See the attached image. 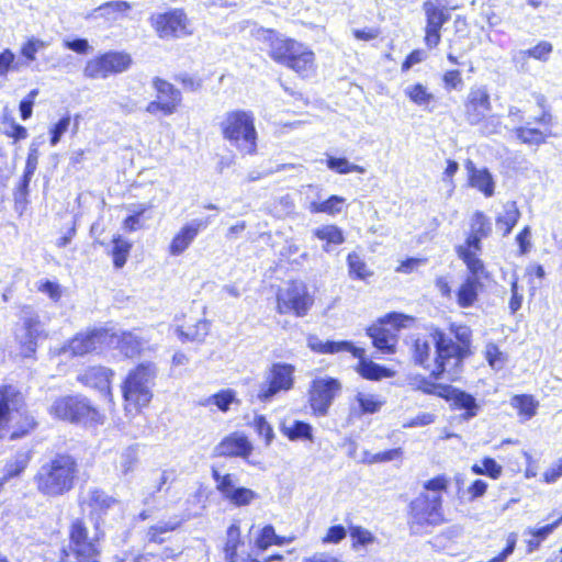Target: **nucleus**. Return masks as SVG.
Wrapping results in <instances>:
<instances>
[{
    "instance_id": "44",
    "label": "nucleus",
    "mask_w": 562,
    "mask_h": 562,
    "mask_svg": "<svg viewBox=\"0 0 562 562\" xmlns=\"http://www.w3.org/2000/svg\"><path fill=\"white\" fill-rule=\"evenodd\" d=\"M355 400L358 404L359 415L375 414L385 404V401L382 400L379 395L368 394L363 392H358L355 396Z\"/></svg>"
},
{
    "instance_id": "62",
    "label": "nucleus",
    "mask_w": 562,
    "mask_h": 562,
    "mask_svg": "<svg viewBox=\"0 0 562 562\" xmlns=\"http://www.w3.org/2000/svg\"><path fill=\"white\" fill-rule=\"evenodd\" d=\"M36 289L38 292L46 294L53 302H58L63 295L61 286L56 281L42 280L37 283Z\"/></svg>"
},
{
    "instance_id": "64",
    "label": "nucleus",
    "mask_w": 562,
    "mask_h": 562,
    "mask_svg": "<svg viewBox=\"0 0 562 562\" xmlns=\"http://www.w3.org/2000/svg\"><path fill=\"white\" fill-rule=\"evenodd\" d=\"M561 477H562V456L543 471V473L541 475V481L546 484H554Z\"/></svg>"
},
{
    "instance_id": "32",
    "label": "nucleus",
    "mask_w": 562,
    "mask_h": 562,
    "mask_svg": "<svg viewBox=\"0 0 562 562\" xmlns=\"http://www.w3.org/2000/svg\"><path fill=\"white\" fill-rule=\"evenodd\" d=\"M562 524V514L552 522L538 528H528L525 533L528 538L525 540L526 552L532 553L540 549L541 544L549 536Z\"/></svg>"
},
{
    "instance_id": "29",
    "label": "nucleus",
    "mask_w": 562,
    "mask_h": 562,
    "mask_svg": "<svg viewBox=\"0 0 562 562\" xmlns=\"http://www.w3.org/2000/svg\"><path fill=\"white\" fill-rule=\"evenodd\" d=\"M210 323L204 318H184L176 328V334L182 342H201L209 335Z\"/></svg>"
},
{
    "instance_id": "21",
    "label": "nucleus",
    "mask_w": 562,
    "mask_h": 562,
    "mask_svg": "<svg viewBox=\"0 0 562 562\" xmlns=\"http://www.w3.org/2000/svg\"><path fill=\"white\" fill-rule=\"evenodd\" d=\"M422 8L425 14L423 43L427 49L432 50L442 41V30L450 20V11L432 0H425Z\"/></svg>"
},
{
    "instance_id": "35",
    "label": "nucleus",
    "mask_w": 562,
    "mask_h": 562,
    "mask_svg": "<svg viewBox=\"0 0 562 562\" xmlns=\"http://www.w3.org/2000/svg\"><path fill=\"white\" fill-rule=\"evenodd\" d=\"M116 348L124 358L134 359L142 356L144 341L132 331H122L116 339Z\"/></svg>"
},
{
    "instance_id": "7",
    "label": "nucleus",
    "mask_w": 562,
    "mask_h": 562,
    "mask_svg": "<svg viewBox=\"0 0 562 562\" xmlns=\"http://www.w3.org/2000/svg\"><path fill=\"white\" fill-rule=\"evenodd\" d=\"M157 375V366L151 361L139 362L127 371L120 384L125 415L135 417L149 408Z\"/></svg>"
},
{
    "instance_id": "42",
    "label": "nucleus",
    "mask_w": 562,
    "mask_h": 562,
    "mask_svg": "<svg viewBox=\"0 0 562 562\" xmlns=\"http://www.w3.org/2000/svg\"><path fill=\"white\" fill-rule=\"evenodd\" d=\"M345 204V198L333 194L322 202H311L308 205V210L313 214L325 213L327 215L335 216L342 211Z\"/></svg>"
},
{
    "instance_id": "41",
    "label": "nucleus",
    "mask_w": 562,
    "mask_h": 562,
    "mask_svg": "<svg viewBox=\"0 0 562 562\" xmlns=\"http://www.w3.org/2000/svg\"><path fill=\"white\" fill-rule=\"evenodd\" d=\"M244 546L239 521H233L226 529V539L223 546L225 560L238 554L239 548Z\"/></svg>"
},
{
    "instance_id": "33",
    "label": "nucleus",
    "mask_w": 562,
    "mask_h": 562,
    "mask_svg": "<svg viewBox=\"0 0 562 562\" xmlns=\"http://www.w3.org/2000/svg\"><path fill=\"white\" fill-rule=\"evenodd\" d=\"M87 504L90 508V514L100 518L117 504V499L104 490L94 487L89 491Z\"/></svg>"
},
{
    "instance_id": "17",
    "label": "nucleus",
    "mask_w": 562,
    "mask_h": 562,
    "mask_svg": "<svg viewBox=\"0 0 562 562\" xmlns=\"http://www.w3.org/2000/svg\"><path fill=\"white\" fill-rule=\"evenodd\" d=\"M114 371L102 364H91L80 369L76 375V382L86 389L101 393L110 414L115 412V398L113 393Z\"/></svg>"
},
{
    "instance_id": "46",
    "label": "nucleus",
    "mask_w": 562,
    "mask_h": 562,
    "mask_svg": "<svg viewBox=\"0 0 562 562\" xmlns=\"http://www.w3.org/2000/svg\"><path fill=\"white\" fill-rule=\"evenodd\" d=\"M313 235L327 245H341L345 243L342 229L334 224L317 227L313 231Z\"/></svg>"
},
{
    "instance_id": "39",
    "label": "nucleus",
    "mask_w": 562,
    "mask_h": 562,
    "mask_svg": "<svg viewBox=\"0 0 562 562\" xmlns=\"http://www.w3.org/2000/svg\"><path fill=\"white\" fill-rule=\"evenodd\" d=\"M292 538H286L276 533V529L272 525H265L257 533L255 538V547L259 551H265L272 546H283L290 543Z\"/></svg>"
},
{
    "instance_id": "59",
    "label": "nucleus",
    "mask_w": 562,
    "mask_h": 562,
    "mask_svg": "<svg viewBox=\"0 0 562 562\" xmlns=\"http://www.w3.org/2000/svg\"><path fill=\"white\" fill-rule=\"evenodd\" d=\"M45 45V42L42 40L35 37L27 38L20 48V55L29 63L34 61L37 52L44 48Z\"/></svg>"
},
{
    "instance_id": "60",
    "label": "nucleus",
    "mask_w": 562,
    "mask_h": 562,
    "mask_svg": "<svg viewBox=\"0 0 562 562\" xmlns=\"http://www.w3.org/2000/svg\"><path fill=\"white\" fill-rule=\"evenodd\" d=\"M150 209L151 205H139L137 210L123 220V228L130 233L139 229L142 227V216Z\"/></svg>"
},
{
    "instance_id": "5",
    "label": "nucleus",
    "mask_w": 562,
    "mask_h": 562,
    "mask_svg": "<svg viewBox=\"0 0 562 562\" xmlns=\"http://www.w3.org/2000/svg\"><path fill=\"white\" fill-rule=\"evenodd\" d=\"M23 392L11 383L0 384V441H16L32 436L40 427L33 412L26 407Z\"/></svg>"
},
{
    "instance_id": "43",
    "label": "nucleus",
    "mask_w": 562,
    "mask_h": 562,
    "mask_svg": "<svg viewBox=\"0 0 562 562\" xmlns=\"http://www.w3.org/2000/svg\"><path fill=\"white\" fill-rule=\"evenodd\" d=\"M407 99L418 106H428L436 101L435 94L422 82H415L405 89Z\"/></svg>"
},
{
    "instance_id": "8",
    "label": "nucleus",
    "mask_w": 562,
    "mask_h": 562,
    "mask_svg": "<svg viewBox=\"0 0 562 562\" xmlns=\"http://www.w3.org/2000/svg\"><path fill=\"white\" fill-rule=\"evenodd\" d=\"M68 548L61 549L58 562H100L105 532L97 521L92 530L83 517H76L68 525Z\"/></svg>"
},
{
    "instance_id": "22",
    "label": "nucleus",
    "mask_w": 562,
    "mask_h": 562,
    "mask_svg": "<svg viewBox=\"0 0 562 562\" xmlns=\"http://www.w3.org/2000/svg\"><path fill=\"white\" fill-rule=\"evenodd\" d=\"M115 335L106 327H89L75 334L66 345L72 357H83L97 352L112 341Z\"/></svg>"
},
{
    "instance_id": "26",
    "label": "nucleus",
    "mask_w": 562,
    "mask_h": 562,
    "mask_svg": "<svg viewBox=\"0 0 562 562\" xmlns=\"http://www.w3.org/2000/svg\"><path fill=\"white\" fill-rule=\"evenodd\" d=\"M207 225V222H191L187 223L180 227V229L172 236L169 245H168V254L171 257H178L184 254L194 239L198 237L199 233Z\"/></svg>"
},
{
    "instance_id": "57",
    "label": "nucleus",
    "mask_w": 562,
    "mask_h": 562,
    "mask_svg": "<svg viewBox=\"0 0 562 562\" xmlns=\"http://www.w3.org/2000/svg\"><path fill=\"white\" fill-rule=\"evenodd\" d=\"M252 427L257 435L263 438L266 446L271 445L274 438V432L265 415H256L252 420Z\"/></svg>"
},
{
    "instance_id": "34",
    "label": "nucleus",
    "mask_w": 562,
    "mask_h": 562,
    "mask_svg": "<svg viewBox=\"0 0 562 562\" xmlns=\"http://www.w3.org/2000/svg\"><path fill=\"white\" fill-rule=\"evenodd\" d=\"M521 216L516 201H508L503 206V212L495 216V224L503 237L508 236L517 225Z\"/></svg>"
},
{
    "instance_id": "28",
    "label": "nucleus",
    "mask_w": 562,
    "mask_h": 562,
    "mask_svg": "<svg viewBox=\"0 0 562 562\" xmlns=\"http://www.w3.org/2000/svg\"><path fill=\"white\" fill-rule=\"evenodd\" d=\"M464 168L468 175V184L476 189L485 198H491L495 193V180L487 168H477L471 159L464 161Z\"/></svg>"
},
{
    "instance_id": "27",
    "label": "nucleus",
    "mask_w": 562,
    "mask_h": 562,
    "mask_svg": "<svg viewBox=\"0 0 562 562\" xmlns=\"http://www.w3.org/2000/svg\"><path fill=\"white\" fill-rule=\"evenodd\" d=\"M448 389L449 390L446 391V397L442 400L450 403L451 409L462 411V419L469 420L477 415L480 406L472 394L450 384Z\"/></svg>"
},
{
    "instance_id": "9",
    "label": "nucleus",
    "mask_w": 562,
    "mask_h": 562,
    "mask_svg": "<svg viewBox=\"0 0 562 562\" xmlns=\"http://www.w3.org/2000/svg\"><path fill=\"white\" fill-rule=\"evenodd\" d=\"M108 413L106 406L101 407L94 404L91 398L81 393L60 395L48 408L53 419L86 428L104 425Z\"/></svg>"
},
{
    "instance_id": "1",
    "label": "nucleus",
    "mask_w": 562,
    "mask_h": 562,
    "mask_svg": "<svg viewBox=\"0 0 562 562\" xmlns=\"http://www.w3.org/2000/svg\"><path fill=\"white\" fill-rule=\"evenodd\" d=\"M448 331L449 334L438 326L430 328L429 337L435 349L434 366L429 375H416L412 379L409 385L413 391L439 398L446 397L449 384L437 381L443 378L451 382L457 381L465 360L473 356V333L468 325L452 322L448 325Z\"/></svg>"
},
{
    "instance_id": "23",
    "label": "nucleus",
    "mask_w": 562,
    "mask_h": 562,
    "mask_svg": "<svg viewBox=\"0 0 562 562\" xmlns=\"http://www.w3.org/2000/svg\"><path fill=\"white\" fill-rule=\"evenodd\" d=\"M492 100L485 86L472 87L463 100V116L471 126H487Z\"/></svg>"
},
{
    "instance_id": "3",
    "label": "nucleus",
    "mask_w": 562,
    "mask_h": 562,
    "mask_svg": "<svg viewBox=\"0 0 562 562\" xmlns=\"http://www.w3.org/2000/svg\"><path fill=\"white\" fill-rule=\"evenodd\" d=\"M80 477L78 458L69 451L48 457L33 475L36 492L46 499H55L75 490Z\"/></svg>"
},
{
    "instance_id": "15",
    "label": "nucleus",
    "mask_w": 562,
    "mask_h": 562,
    "mask_svg": "<svg viewBox=\"0 0 562 562\" xmlns=\"http://www.w3.org/2000/svg\"><path fill=\"white\" fill-rule=\"evenodd\" d=\"M148 22L159 40H179L193 34L191 20L183 8L151 13Z\"/></svg>"
},
{
    "instance_id": "49",
    "label": "nucleus",
    "mask_w": 562,
    "mask_h": 562,
    "mask_svg": "<svg viewBox=\"0 0 562 562\" xmlns=\"http://www.w3.org/2000/svg\"><path fill=\"white\" fill-rule=\"evenodd\" d=\"M404 450L401 447L387 449L376 453H366L363 460L368 464L386 463L392 461H402Z\"/></svg>"
},
{
    "instance_id": "30",
    "label": "nucleus",
    "mask_w": 562,
    "mask_h": 562,
    "mask_svg": "<svg viewBox=\"0 0 562 562\" xmlns=\"http://www.w3.org/2000/svg\"><path fill=\"white\" fill-rule=\"evenodd\" d=\"M553 52V45L548 41H540L535 46L520 50L517 56L513 58L516 67L524 69L530 58L546 63L549 60Z\"/></svg>"
},
{
    "instance_id": "11",
    "label": "nucleus",
    "mask_w": 562,
    "mask_h": 562,
    "mask_svg": "<svg viewBox=\"0 0 562 562\" xmlns=\"http://www.w3.org/2000/svg\"><path fill=\"white\" fill-rule=\"evenodd\" d=\"M307 347L315 353L334 355L339 352H349L358 360L355 371L364 380L381 381L395 375L394 370L383 367L367 358V351L362 347H357L350 340H326L323 341L316 336L307 339Z\"/></svg>"
},
{
    "instance_id": "40",
    "label": "nucleus",
    "mask_w": 562,
    "mask_h": 562,
    "mask_svg": "<svg viewBox=\"0 0 562 562\" xmlns=\"http://www.w3.org/2000/svg\"><path fill=\"white\" fill-rule=\"evenodd\" d=\"M510 405L522 420H529L536 416L539 402L531 394H516L512 396Z\"/></svg>"
},
{
    "instance_id": "61",
    "label": "nucleus",
    "mask_w": 562,
    "mask_h": 562,
    "mask_svg": "<svg viewBox=\"0 0 562 562\" xmlns=\"http://www.w3.org/2000/svg\"><path fill=\"white\" fill-rule=\"evenodd\" d=\"M522 301H524L522 290L519 286L518 278L515 277L510 281V296L508 300V308H509L510 314L514 315L516 312H518L521 308Z\"/></svg>"
},
{
    "instance_id": "36",
    "label": "nucleus",
    "mask_w": 562,
    "mask_h": 562,
    "mask_svg": "<svg viewBox=\"0 0 562 562\" xmlns=\"http://www.w3.org/2000/svg\"><path fill=\"white\" fill-rule=\"evenodd\" d=\"M409 355L415 366L428 369L430 367L431 356L430 341L423 336L414 337L409 345Z\"/></svg>"
},
{
    "instance_id": "4",
    "label": "nucleus",
    "mask_w": 562,
    "mask_h": 562,
    "mask_svg": "<svg viewBox=\"0 0 562 562\" xmlns=\"http://www.w3.org/2000/svg\"><path fill=\"white\" fill-rule=\"evenodd\" d=\"M261 34L268 47V56L277 65L291 70L303 80L317 75L316 54L310 46L274 29H263Z\"/></svg>"
},
{
    "instance_id": "14",
    "label": "nucleus",
    "mask_w": 562,
    "mask_h": 562,
    "mask_svg": "<svg viewBox=\"0 0 562 562\" xmlns=\"http://www.w3.org/2000/svg\"><path fill=\"white\" fill-rule=\"evenodd\" d=\"M314 305L308 285L300 279H290L274 292V310L279 315L305 317Z\"/></svg>"
},
{
    "instance_id": "54",
    "label": "nucleus",
    "mask_w": 562,
    "mask_h": 562,
    "mask_svg": "<svg viewBox=\"0 0 562 562\" xmlns=\"http://www.w3.org/2000/svg\"><path fill=\"white\" fill-rule=\"evenodd\" d=\"M441 83L447 92L459 91L463 88L464 81L459 69H448L441 75Z\"/></svg>"
},
{
    "instance_id": "56",
    "label": "nucleus",
    "mask_w": 562,
    "mask_h": 562,
    "mask_svg": "<svg viewBox=\"0 0 562 562\" xmlns=\"http://www.w3.org/2000/svg\"><path fill=\"white\" fill-rule=\"evenodd\" d=\"M349 536L352 541V547L367 546L374 541V536L371 531L359 525H348Z\"/></svg>"
},
{
    "instance_id": "53",
    "label": "nucleus",
    "mask_w": 562,
    "mask_h": 562,
    "mask_svg": "<svg viewBox=\"0 0 562 562\" xmlns=\"http://www.w3.org/2000/svg\"><path fill=\"white\" fill-rule=\"evenodd\" d=\"M175 79L186 92H198L204 86V79L198 74L181 72Z\"/></svg>"
},
{
    "instance_id": "18",
    "label": "nucleus",
    "mask_w": 562,
    "mask_h": 562,
    "mask_svg": "<svg viewBox=\"0 0 562 562\" xmlns=\"http://www.w3.org/2000/svg\"><path fill=\"white\" fill-rule=\"evenodd\" d=\"M151 88L155 91V99L146 104V113L154 116H171L180 110L183 97L173 83L156 76L151 79Z\"/></svg>"
},
{
    "instance_id": "25",
    "label": "nucleus",
    "mask_w": 562,
    "mask_h": 562,
    "mask_svg": "<svg viewBox=\"0 0 562 562\" xmlns=\"http://www.w3.org/2000/svg\"><path fill=\"white\" fill-rule=\"evenodd\" d=\"M252 450L254 448L248 437L243 432L234 431L222 438L218 442L216 446V456L248 459Z\"/></svg>"
},
{
    "instance_id": "51",
    "label": "nucleus",
    "mask_w": 562,
    "mask_h": 562,
    "mask_svg": "<svg viewBox=\"0 0 562 562\" xmlns=\"http://www.w3.org/2000/svg\"><path fill=\"white\" fill-rule=\"evenodd\" d=\"M24 329L27 345V350L35 351L37 339L42 336L41 322L37 317H29L24 322Z\"/></svg>"
},
{
    "instance_id": "16",
    "label": "nucleus",
    "mask_w": 562,
    "mask_h": 562,
    "mask_svg": "<svg viewBox=\"0 0 562 562\" xmlns=\"http://www.w3.org/2000/svg\"><path fill=\"white\" fill-rule=\"evenodd\" d=\"M132 65L133 58L130 53L108 50L87 60L82 72L88 79H106L127 71Z\"/></svg>"
},
{
    "instance_id": "10",
    "label": "nucleus",
    "mask_w": 562,
    "mask_h": 562,
    "mask_svg": "<svg viewBox=\"0 0 562 562\" xmlns=\"http://www.w3.org/2000/svg\"><path fill=\"white\" fill-rule=\"evenodd\" d=\"M224 140L241 155L257 154L258 131L252 111L234 109L225 112L218 124Z\"/></svg>"
},
{
    "instance_id": "13",
    "label": "nucleus",
    "mask_w": 562,
    "mask_h": 562,
    "mask_svg": "<svg viewBox=\"0 0 562 562\" xmlns=\"http://www.w3.org/2000/svg\"><path fill=\"white\" fill-rule=\"evenodd\" d=\"M415 323V317L398 312H390L366 329L372 346L381 355L391 356L397 350L400 330Z\"/></svg>"
},
{
    "instance_id": "55",
    "label": "nucleus",
    "mask_w": 562,
    "mask_h": 562,
    "mask_svg": "<svg viewBox=\"0 0 562 562\" xmlns=\"http://www.w3.org/2000/svg\"><path fill=\"white\" fill-rule=\"evenodd\" d=\"M484 358L493 369H501L507 360L506 353L494 342H488L485 346Z\"/></svg>"
},
{
    "instance_id": "2",
    "label": "nucleus",
    "mask_w": 562,
    "mask_h": 562,
    "mask_svg": "<svg viewBox=\"0 0 562 562\" xmlns=\"http://www.w3.org/2000/svg\"><path fill=\"white\" fill-rule=\"evenodd\" d=\"M492 221L483 211H474L464 240L454 247V252L465 267V276L457 286L456 304L460 308L476 305L488 286L495 283L493 272L482 258L483 239L492 235Z\"/></svg>"
},
{
    "instance_id": "63",
    "label": "nucleus",
    "mask_w": 562,
    "mask_h": 562,
    "mask_svg": "<svg viewBox=\"0 0 562 562\" xmlns=\"http://www.w3.org/2000/svg\"><path fill=\"white\" fill-rule=\"evenodd\" d=\"M517 544V535L515 532H510L506 538L505 547L493 558L488 559V562H506L508 557L512 555L515 551Z\"/></svg>"
},
{
    "instance_id": "24",
    "label": "nucleus",
    "mask_w": 562,
    "mask_h": 562,
    "mask_svg": "<svg viewBox=\"0 0 562 562\" xmlns=\"http://www.w3.org/2000/svg\"><path fill=\"white\" fill-rule=\"evenodd\" d=\"M535 123H537L539 127L521 125L514 128V135L521 144L539 146L544 144L547 139L552 136L551 127L553 124V115L549 110L543 109L541 113L535 117Z\"/></svg>"
},
{
    "instance_id": "6",
    "label": "nucleus",
    "mask_w": 562,
    "mask_h": 562,
    "mask_svg": "<svg viewBox=\"0 0 562 562\" xmlns=\"http://www.w3.org/2000/svg\"><path fill=\"white\" fill-rule=\"evenodd\" d=\"M451 484L450 477L440 473L423 483L422 492L407 505L411 529L436 527L446 522L443 502Z\"/></svg>"
},
{
    "instance_id": "19",
    "label": "nucleus",
    "mask_w": 562,
    "mask_h": 562,
    "mask_svg": "<svg viewBox=\"0 0 562 562\" xmlns=\"http://www.w3.org/2000/svg\"><path fill=\"white\" fill-rule=\"evenodd\" d=\"M294 373L295 367L291 363H272L267 371L263 384L257 393L258 401L267 403L276 395L291 391L295 383Z\"/></svg>"
},
{
    "instance_id": "12",
    "label": "nucleus",
    "mask_w": 562,
    "mask_h": 562,
    "mask_svg": "<svg viewBox=\"0 0 562 562\" xmlns=\"http://www.w3.org/2000/svg\"><path fill=\"white\" fill-rule=\"evenodd\" d=\"M183 518H172L165 522L149 526L145 531V542L148 544L164 546L159 552L139 553L134 562H176L183 553L182 541L175 540L171 533L182 527Z\"/></svg>"
},
{
    "instance_id": "37",
    "label": "nucleus",
    "mask_w": 562,
    "mask_h": 562,
    "mask_svg": "<svg viewBox=\"0 0 562 562\" xmlns=\"http://www.w3.org/2000/svg\"><path fill=\"white\" fill-rule=\"evenodd\" d=\"M232 404H239V400L236 396V391L233 389H222L199 402L200 406L207 407L213 405L221 413H227L231 409Z\"/></svg>"
},
{
    "instance_id": "38",
    "label": "nucleus",
    "mask_w": 562,
    "mask_h": 562,
    "mask_svg": "<svg viewBox=\"0 0 562 562\" xmlns=\"http://www.w3.org/2000/svg\"><path fill=\"white\" fill-rule=\"evenodd\" d=\"M348 274L352 280L368 282L374 274L366 260L356 251H351L346 257Z\"/></svg>"
},
{
    "instance_id": "52",
    "label": "nucleus",
    "mask_w": 562,
    "mask_h": 562,
    "mask_svg": "<svg viewBox=\"0 0 562 562\" xmlns=\"http://www.w3.org/2000/svg\"><path fill=\"white\" fill-rule=\"evenodd\" d=\"M212 479L216 483V490L227 499L235 487V475L231 473L221 474L215 468L211 472Z\"/></svg>"
},
{
    "instance_id": "47",
    "label": "nucleus",
    "mask_w": 562,
    "mask_h": 562,
    "mask_svg": "<svg viewBox=\"0 0 562 562\" xmlns=\"http://www.w3.org/2000/svg\"><path fill=\"white\" fill-rule=\"evenodd\" d=\"M283 435L291 441L313 440V428L311 424L303 420H295L290 427L282 429Z\"/></svg>"
},
{
    "instance_id": "45",
    "label": "nucleus",
    "mask_w": 562,
    "mask_h": 562,
    "mask_svg": "<svg viewBox=\"0 0 562 562\" xmlns=\"http://www.w3.org/2000/svg\"><path fill=\"white\" fill-rule=\"evenodd\" d=\"M30 461V453H18L12 461L5 464L4 474L1 479L7 483L9 480L20 476L27 469Z\"/></svg>"
},
{
    "instance_id": "48",
    "label": "nucleus",
    "mask_w": 562,
    "mask_h": 562,
    "mask_svg": "<svg viewBox=\"0 0 562 562\" xmlns=\"http://www.w3.org/2000/svg\"><path fill=\"white\" fill-rule=\"evenodd\" d=\"M471 472L476 475H485L492 480H498L503 474V468L493 458L485 457L482 459L481 464H473Z\"/></svg>"
},
{
    "instance_id": "50",
    "label": "nucleus",
    "mask_w": 562,
    "mask_h": 562,
    "mask_svg": "<svg viewBox=\"0 0 562 562\" xmlns=\"http://www.w3.org/2000/svg\"><path fill=\"white\" fill-rule=\"evenodd\" d=\"M326 166L331 171L339 173V175H347L350 172H357V173H364L366 169L362 166L355 165L348 161V159L344 157H335L329 156L326 159Z\"/></svg>"
},
{
    "instance_id": "31",
    "label": "nucleus",
    "mask_w": 562,
    "mask_h": 562,
    "mask_svg": "<svg viewBox=\"0 0 562 562\" xmlns=\"http://www.w3.org/2000/svg\"><path fill=\"white\" fill-rule=\"evenodd\" d=\"M132 249V240L127 239L121 234H114L112 236L111 248L108 250V255L112 260L114 269L120 270L126 265Z\"/></svg>"
},
{
    "instance_id": "58",
    "label": "nucleus",
    "mask_w": 562,
    "mask_h": 562,
    "mask_svg": "<svg viewBox=\"0 0 562 562\" xmlns=\"http://www.w3.org/2000/svg\"><path fill=\"white\" fill-rule=\"evenodd\" d=\"M228 496V501L235 506H247L257 498L256 492L248 487H236Z\"/></svg>"
},
{
    "instance_id": "20",
    "label": "nucleus",
    "mask_w": 562,
    "mask_h": 562,
    "mask_svg": "<svg viewBox=\"0 0 562 562\" xmlns=\"http://www.w3.org/2000/svg\"><path fill=\"white\" fill-rule=\"evenodd\" d=\"M342 385L337 378H316L311 382L307 403L312 414L322 417L328 414L334 400L341 392Z\"/></svg>"
}]
</instances>
